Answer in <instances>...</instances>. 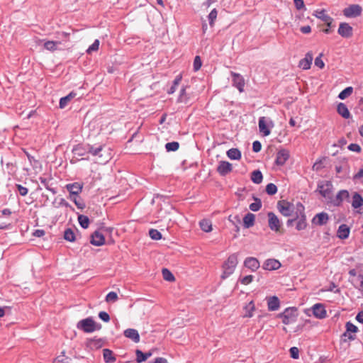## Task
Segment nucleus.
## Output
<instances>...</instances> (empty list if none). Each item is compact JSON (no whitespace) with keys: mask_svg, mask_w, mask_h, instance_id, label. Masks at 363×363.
Wrapping results in <instances>:
<instances>
[{"mask_svg":"<svg viewBox=\"0 0 363 363\" xmlns=\"http://www.w3.org/2000/svg\"><path fill=\"white\" fill-rule=\"evenodd\" d=\"M89 153L96 157V162L100 164H106L111 158V149L105 145L94 147L88 145Z\"/></svg>","mask_w":363,"mask_h":363,"instance_id":"nucleus-1","label":"nucleus"},{"mask_svg":"<svg viewBox=\"0 0 363 363\" xmlns=\"http://www.w3.org/2000/svg\"><path fill=\"white\" fill-rule=\"evenodd\" d=\"M238 264V254L233 253L230 255L227 260L223 264V273L221 274V279H225L233 274Z\"/></svg>","mask_w":363,"mask_h":363,"instance_id":"nucleus-2","label":"nucleus"},{"mask_svg":"<svg viewBox=\"0 0 363 363\" xmlns=\"http://www.w3.org/2000/svg\"><path fill=\"white\" fill-rule=\"evenodd\" d=\"M78 329L83 330L84 333H90L96 330L101 329V325L96 323L91 317L82 319L77 323Z\"/></svg>","mask_w":363,"mask_h":363,"instance_id":"nucleus-3","label":"nucleus"},{"mask_svg":"<svg viewBox=\"0 0 363 363\" xmlns=\"http://www.w3.org/2000/svg\"><path fill=\"white\" fill-rule=\"evenodd\" d=\"M319 193L325 199H332L333 184L330 181L321 182L318 184Z\"/></svg>","mask_w":363,"mask_h":363,"instance_id":"nucleus-4","label":"nucleus"},{"mask_svg":"<svg viewBox=\"0 0 363 363\" xmlns=\"http://www.w3.org/2000/svg\"><path fill=\"white\" fill-rule=\"evenodd\" d=\"M279 315L282 318V323L284 325H289L296 321V310L294 308H288Z\"/></svg>","mask_w":363,"mask_h":363,"instance_id":"nucleus-5","label":"nucleus"},{"mask_svg":"<svg viewBox=\"0 0 363 363\" xmlns=\"http://www.w3.org/2000/svg\"><path fill=\"white\" fill-rule=\"evenodd\" d=\"M277 208L279 212L284 216H290L294 211V205L287 201H278Z\"/></svg>","mask_w":363,"mask_h":363,"instance_id":"nucleus-6","label":"nucleus"},{"mask_svg":"<svg viewBox=\"0 0 363 363\" xmlns=\"http://www.w3.org/2000/svg\"><path fill=\"white\" fill-rule=\"evenodd\" d=\"M362 9L358 4H352L344 9L343 14L347 18H355L359 16L362 13Z\"/></svg>","mask_w":363,"mask_h":363,"instance_id":"nucleus-7","label":"nucleus"},{"mask_svg":"<svg viewBox=\"0 0 363 363\" xmlns=\"http://www.w3.org/2000/svg\"><path fill=\"white\" fill-rule=\"evenodd\" d=\"M297 211L300 212L301 217H298V216H297L296 218V220H298L296 228L298 230H302L306 228L307 223L306 221V216L303 213L304 206L300 203H297Z\"/></svg>","mask_w":363,"mask_h":363,"instance_id":"nucleus-8","label":"nucleus"},{"mask_svg":"<svg viewBox=\"0 0 363 363\" xmlns=\"http://www.w3.org/2000/svg\"><path fill=\"white\" fill-rule=\"evenodd\" d=\"M267 216L269 228L273 231L278 232L281 228V222L278 217L273 212H269Z\"/></svg>","mask_w":363,"mask_h":363,"instance_id":"nucleus-9","label":"nucleus"},{"mask_svg":"<svg viewBox=\"0 0 363 363\" xmlns=\"http://www.w3.org/2000/svg\"><path fill=\"white\" fill-rule=\"evenodd\" d=\"M231 76L233 77V85L236 87L240 92H242L245 86V80L242 76L233 72H231Z\"/></svg>","mask_w":363,"mask_h":363,"instance_id":"nucleus-10","label":"nucleus"},{"mask_svg":"<svg viewBox=\"0 0 363 363\" xmlns=\"http://www.w3.org/2000/svg\"><path fill=\"white\" fill-rule=\"evenodd\" d=\"M352 27L347 23H341L339 26L337 33L343 38H349L352 36Z\"/></svg>","mask_w":363,"mask_h":363,"instance_id":"nucleus-11","label":"nucleus"},{"mask_svg":"<svg viewBox=\"0 0 363 363\" xmlns=\"http://www.w3.org/2000/svg\"><path fill=\"white\" fill-rule=\"evenodd\" d=\"M290 156L289 151L286 149H281L278 151L275 160V164L278 166L284 165L289 160Z\"/></svg>","mask_w":363,"mask_h":363,"instance_id":"nucleus-12","label":"nucleus"},{"mask_svg":"<svg viewBox=\"0 0 363 363\" xmlns=\"http://www.w3.org/2000/svg\"><path fill=\"white\" fill-rule=\"evenodd\" d=\"M83 185L79 182L68 184L66 189L69 192V197L78 196L82 190Z\"/></svg>","mask_w":363,"mask_h":363,"instance_id":"nucleus-13","label":"nucleus"},{"mask_svg":"<svg viewBox=\"0 0 363 363\" xmlns=\"http://www.w3.org/2000/svg\"><path fill=\"white\" fill-rule=\"evenodd\" d=\"M233 170L232 164L226 161H220L217 167V172L221 176H225Z\"/></svg>","mask_w":363,"mask_h":363,"instance_id":"nucleus-14","label":"nucleus"},{"mask_svg":"<svg viewBox=\"0 0 363 363\" xmlns=\"http://www.w3.org/2000/svg\"><path fill=\"white\" fill-rule=\"evenodd\" d=\"M313 15L316 18L324 21L326 23L327 26H328V27L332 26V23L333 21V19L330 16H328V14L325 13V10L322 9V10L315 11Z\"/></svg>","mask_w":363,"mask_h":363,"instance_id":"nucleus-15","label":"nucleus"},{"mask_svg":"<svg viewBox=\"0 0 363 363\" xmlns=\"http://www.w3.org/2000/svg\"><path fill=\"white\" fill-rule=\"evenodd\" d=\"M313 315L319 319H323L326 317V311L325 307L321 303H315L312 307Z\"/></svg>","mask_w":363,"mask_h":363,"instance_id":"nucleus-16","label":"nucleus"},{"mask_svg":"<svg viewBox=\"0 0 363 363\" xmlns=\"http://www.w3.org/2000/svg\"><path fill=\"white\" fill-rule=\"evenodd\" d=\"M281 264L279 260L275 259H268L263 264V269L265 270H276L281 267Z\"/></svg>","mask_w":363,"mask_h":363,"instance_id":"nucleus-17","label":"nucleus"},{"mask_svg":"<svg viewBox=\"0 0 363 363\" xmlns=\"http://www.w3.org/2000/svg\"><path fill=\"white\" fill-rule=\"evenodd\" d=\"M329 220V216L327 213L321 212L315 216L312 219V223L318 225H323L327 223Z\"/></svg>","mask_w":363,"mask_h":363,"instance_id":"nucleus-18","label":"nucleus"},{"mask_svg":"<svg viewBox=\"0 0 363 363\" xmlns=\"http://www.w3.org/2000/svg\"><path fill=\"white\" fill-rule=\"evenodd\" d=\"M245 267L251 269L252 272L256 271L259 269L260 264L258 259L255 257H247L244 261Z\"/></svg>","mask_w":363,"mask_h":363,"instance_id":"nucleus-19","label":"nucleus"},{"mask_svg":"<svg viewBox=\"0 0 363 363\" xmlns=\"http://www.w3.org/2000/svg\"><path fill=\"white\" fill-rule=\"evenodd\" d=\"M105 242V238L99 231H95L91 236V243L95 246H101Z\"/></svg>","mask_w":363,"mask_h":363,"instance_id":"nucleus-20","label":"nucleus"},{"mask_svg":"<svg viewBox=\"0 0 363 363\" xmlns=\"http://www.w3.org/2000/svg\"><path fill=\"white\" fill-rule=\"evenodd\" d=\"M125 337L130 339L134 342L138 343L140 342V335L137 330L133 328L126 329L124 333Z\"/></svg>","mask_w":363,"mask_h":363,"instance_id":"nucleus-21","label":"nucleus"},{"mask_svg":"<svg viewBox=\"0 0 363 363\" xmlns=\"http://www.w3.org/2000/svg\"><path fill=\"white\" fill-rule=\"evenodd\" d=\"M350 194L347 190H340L336 195L335 199L333 201L335 206H339L341 205L344 199H348Z\"/></svg>","mask_w":363,"mask_h":363,"instance_id":"nucleus-22","label":"nucleus"},{"mask_svg":"<svg viewBox=\"0 0 363 363\" xmlns=\"http://www.w3.org/2000/svg\"><path fill=\"white\" fill-rule=\"evenodd\" d=\"M313 59V55L311 52L306 53L305 57L300 60L299 67L303 69H310Z\"/></svg>","mask_w":363,"mask_h":363,"instance_id":"nucleus-23","label":"nucleus"},{"mask_svg":"<svg viewBox=\"0 0 363 363\" xmlns=\"http://www.w3.org/2000/svg\"><path fill=\"white\" fill-rule=\"evenodd\" d=\"M351 204L354 209H357L363 206V198L358 192L352 194Z\"/></svg>","mask_w":363,"mask_h":363,"instance_id":"nucleus-24","label":"nucleus"},{"mask_svg":"<svg viewBox=\"0 0 363 363\" xmlns=\"http://www.w3.org/2000/svg\"><path fill=\"white\" fill-rule=\"evenodd\" d=\"M350 232V228L346 224H342L338 228L337 236L340 239L345 240L349 237Z\"/></svg>","mask_w":363,"mask_h":363,"instance_id":"nucleus-25","label":"nucleus"},{"mask_svg":"<svg viewBox=\"0 0 363 363\" xmlns=\"http://www.w3.org/2000/svg\"><path fill=\"white\" fill-rule=\"evenodd\" d=\"M259 129L264 136H267L270 134V130L267 125V119L264 116L260 117L259 119Z\"/></svg>","mask_w":363,"mask_h":363,"instance_id":"nucleus-26","label":"nucleus"},{"mask_svg":"<svg viewBox=\"0 0 363 363\" xmlns=\"http://www.w3.org/2000/svg\"><path fill=\"white\" fill-rule=\"evenodd\" d=\"M337 111L344 118H349L350 117V113L347 106L343 103L338 104Z\"/></svg>","mask_w":363,"mask_h":363,"instance_id":"nucleus-27","label":"nucleus"},{"mask_svg":"<svg viewBox=\"0 0 363 363\" xmlns=\"http://www.w3.org/2000/svg\"><path fill=\"white\" fill-rule=\"evenodd\" d=\"M255 216L253 213H248L243 218V225L245 228H249L255 224Z\"/></svg>","mask_w":363,"mask_h":363,"instance_id":"nucleus-28","label":"nucleus"},{"mask_svg":"<svg viewBox=\"0 0 363 363\" xmlns=\"http://www.w3.org/2000/svg\"><path fill=\"white\" fill-rule=\"evenodd\" d=\"M268 309L271 311H274L279 308V300L277 296H272L269 298L267 302Z\"/></svg>","mask_w":363,"mask_h":363,"instance_id":"nucleus-29","label":"nucleus"},{"mask_svg":"<svg viewBox=\"0 0 363 363\" xmlns=\"http://www.w3.org/2000/svg\"><path fill=\"white\" fill-rule=\"evenodd\" d=\"M357 331V327L355 326L354 324H352L350 322H347L346 323V332L344 333V336L348 337L350 340H354V335H352L351 334L347 335V333H356Z\"/></svg>","mask_w":363,"mask_h":363,"instance_id":"nucleus-30","label":"nucleus"},{"mask_svg":"<svg viewBox=\"0 0 363 363\" xmlns=\"http://www.w3.org/2000/svg\"><path fill=\"white\" fill-rule=\"evenodd\" d=\"M76 95L75 93L71 92L67 96L61 98L60 100V108H64Z\"/></svg>","mask_w":363,"mask_h":363,"instance_id":"nucleus-31","label":"nucleus"},{"mask_svg":"<svg viewBox=\"0 0 363 363\" xmlns=\"http://www.w3.org/2000/svg\"><path fill=\"white\" fill-rule=\"evenodd\" d=\"M199 225L201 230L204 232L208 233L212 230V223L208 219H203L199 222Z\"/></svg>","mask_w":363,"mask_h":363,"instance_id":"nucleus-32","label":"nucleus"},{"mask_svg":"<svg viewBox=\"0 0 363 363\" xmlns=\"http://www.w3.org/2000/svg\"><path fill=\"white\" fill-rule=\"evenodd\" d=\"M227 156L231 160H240L241 152L237 148H231L227 151Z\"/></svg>","mask_w":363,"mask_h":363,"instance_id":"nucleus-33","label":"nucleus"},{"mask_svg":"<svg viewBox=\"0 0 363 363\" xmlns=\"http://www.w3.org/2000/svg\"><path fill=\"white\" fill-rule=\"evenodd\" d=\"M263 176L259 170H255L251 174V180L257 184H260L262 182Z\"/></svg>","mask_w":363,"mask_h":363,"instance_id":"nucleus-34","label":"nucleus"},{"mask_svg":"<svg viewBox=\"0 0 363 363\" xmlns=\"http://www.w3.org/2000/svg\"><path fill=\"white\" fill-rule=\"evenodd\" d=\"M103 356L106 362H113L116 361L113 352L108 349L103 350Z\"/></svg>","mask_w":363,"mask_h":363,"instance_id":"nucleus-35","label":"nucleus"},{"mask_svg":"<svg viewBox=\"0 0 363 363\" xmlns=\"http://www.w3.org/2000/svg\"><path fill=\"white\" fill-rule=\"evenodd\" d=\"M190 101L188 94L186 93V89L182 88L177 99L178 103L188 104Z\"/></svg>","mask_w":363,"mask_h":363,"instance_id":"nucleus-36","label":"nucleus"},{"mask_svg":"<svg viewBox=\"0 0 363 363\" xmlns=\"http://www.w3.org/2000/svg\"><path fill=\"white\" fill-rule=\"evenodd\" d=\"M73 153L79 157L84 156L86 152H89L88 147L85 148L82 145H77L72 150Z\"/></svg>","mask_w":363,"mask_h":363,"instance_id":"nucleus-37","label":"nucleus"},{"mask_svg":"<svg viewBox=\"0 0 363 363\" xmlns=\"http://www.w3.org/2000/svg\"><path fill=\"white\" fill-rule=\"evenodd\" d=\"M78 221L82 228L86 229L89 227V219L86 216L79 215L78 216Z\"/></svg>","mask_w":363,"mask_h":363,"instance_id":"nucleus-38","label":"nucleus"},{"mask_svg":"<svg viewBox=\"0 0 363 363\" xmlns=\"http://www.w3.org/2000/svg\"><path fill=\"white\" fill-rule=\"evenodd\" d=\"M69 199L72 200L74 204L79 209H83L85 208V203L83 200L78 196L69 197Z\"/></svg>","mask_w":363,"mask_h":363,"instance_id":"nucleus-39","label":"nucleus"},{"mask_svg":"<svg viewBox=\"0 0 363 363\" xmlns=\"http://www.w3.org/2000/svg\"><path fill=\"white\" fill-rule=\"evenodd\" d=\"M64 238L65 240L73 242L75 240V235L74 231L71 228H67L65 230L64 233Z\"/></svg>","mask_w":363,"mask_h":363,"instance_id":"nucleus-40","label":"nucleus"},{"mask_svg":"<svg viewBox=\"0 0 363 363\" xmlns=\"http://www.w3.org/2000/svg\"><path fill=\"white\" fill-rule=\"evenodd\" d=\"M255 202L252 203L249 208L252 211H258L262 207V202L259 199L254 197Z\"/></svg>","mask_w":363,"mask_h":363,"instance_id":"nucleus-41","label":"nucleus"},{"mask_svg":"<svg viewBox=\"0 0 363 363\" xmlns=\"http://www.w3.org/2000/svg\"><path fill=\"white\" fill-rule=\"evenodd\" d=\"M353 89L351 86L345 88L338 95L339 99L343 100L352 94Z\"/></svg>","mask_w":363,"mask_h":363,"instance_id":"nucleus-42","label":"nucleus"},{"mask_svg":"<svg viewBox=\"0 0 363 363\" xmlns=\"http://www.w3.org/2000/svg\"><path fill=\"white\" fill-rule=\"evenodd\" d=\"M89 345L96 349L100 348L103 345V340L101 339H90L89 340Z\"/></svg>","mask_w":363,"mask_h":363,"instance_id":"nucleus-43","label":"nucleus"},{"mask_svg":"<svg viewBox=\"0 0 363 363\" xmlns=\"http://www.w3.org/2000/svg\"><path fill=\"white\" fill-rule=\"evenodd\" d=\"M60 43L57 41H47L44 43V48L48 50L55 51L57 50V45Z\"/></svg>","mask_w":363,"mask_h":363,"instance_id":"nucleus-44","label":"nucleus"},{"mask_svg":"<svg viewBox=\"0 0 363 363\" xmlns=\"http://www.w3.org/2000/svg\"><path fill=\"white\" fill-rule=\"evenodd\" d=\"M162 273L164 280L168 281H174V277L169 269L164 268L162 269Z\"/></svg>","mask_w":363,"mask_h":363,"instance_id":"nucleus-45","label":"nucleus"},{"mask_svg":"<svg viewBox=\"0 0 363 363\" xmlns=\"http://www.w3.org/2000/svg\"><path fill=\"white\" fill-rule=\"evenodd\" d=\"M179 144L177 142L167 143L165 145V148H166L167 151H168V152L176 151L179 149Z\"/></svg>","mask_w":363,"mask_h":363,"instance_id":"nucleus-46","label":"nucleus"},{"mask_svg":"<svg viewBox=\"0 0 363 363\" xmlns=\"http://www.w3.org/2000/svg\"><path fill=\"white\" fill-rule=\"evenodd\" d=\"M149 235L152 240H158L162 238L161 233L155 229H150L149 230Z\"/></svg>","mask_w":363,"mask_h":363,"instance_id":"nucleus-47","label":"nucleus"},{"mask_svg":"<svg viewBox=\"0 0 363 363\" xmlns=\"http://www.w3.org/2000/svg\"><path fill=\"white\" fill-rule=\"evenodd\" d=\"M266 192L269 195H274L277 192V186L272 183L268 184L266 186Z\"/></svg>","mask_w":363,"mask_h":363,"instance_id":"nucleus-48","label":"nucleus"},{"mask_svg":"<svg viewBox=\"0 0 363 363\" xmlns=\"http://www.w3.org/2000/svg\"><path fill=\"white\" fill-rule=\"evenodd\" d=\"M245 309L247 311V313L245 315V316L251 318L253 315L252 312L255 310V305H254L253 301H250L248 303V305L246 306Z\"/></svg>","mask_w":363,"mask_h":363,"instance_id":"nucleus-49","label":"nucleus"},{"mask_svg":"<svg viewBox=\"0 0 363 363\" xmlns=\"http://www.w3.org/2000/svg\"><path fill=\"white\" fill-rule=\"evenodd\" d=\"M135 354H136V361L138 363L145 362L147 359V357H145V353H143L140 350H137L135 351Z\"/></svg>","mask_w":363,"mask_h":363,"instance_id":"nucleus-50","label":"nucleus"},{"mask_svg":"<svg viewBox=\"0 0 363 363\" xmlns=\"http://www.w3.org/2000/svg\"><path fill=\"white\" fill-rule=\"evenodd\" d=\"M218 15L217 10L213 9L208 16L209 23L211 26H213L214 21L216 19Z\"/></svg>","mask_w":363,"mask_h":363,"instance_id":"nucleus-51","label":"nucleus"},{"mask_svg":"<svg viewBox=\"0 0 363 363\" xmlns=\"http://www.w3.org/2000/svg\"><path fill=\"white\" fill-rule=\"evenodd\" d=\"M118 299V295L114 291L109 292L106 297V301L107 302H115Z\"/></svg>","mask_w":363,"mask_h":363,"instance_id":"nucleus-52","label":"nucleus"},{"mask_svg":"<svg viewBox=\"0 0 363 363\" xmlns=\"http://www.w3.org/2000/svg\"><path fill=\"white\" fill-rule=\"evenodd\" d=\"M99 40H95V41L93 43V44L89 47L86 52H87V53L90 54L94 51H97L99 50Z\"/></svg>","mask_w":363,"mask_h":363,"instance_id":"nucleus-53","label":"nucleus"},{"mask_svg":"<svg viewBox=\"0 0 363 363\" xmlns=\"http://www.w3.org/2000/svg\"><path fill=\"white\" fill-rule=\"evenodd\" d=\"M291 357L295 359L299 357V350L296 347H292L289 350Z\"/></svg>","mask_w":363,"mask_h":363,"instance_id":"nucleus-54","label":"nucleus"},{"mask_svg":"<svg viewBox=\"0 0 363 363\" xmlns=\"http://www.w3.org/2000/svg\"><path fill=\"white\" fill-rule=\"evenodd\" d=\"M201 60L199 56H196L194 60V69L198 71L201 67Z\"/></svg>","mask_w":363,"mask_h":363,"instance_id":"nucleus-55","label":"nucleus"},{"mask_svg":"<svg viewBox=\"0 0 363 363\" xmlns=\"http://www.w3.org/2000/svg\"><path fill=\"white\" fill-rule=\"evenodd\" d=\"M253 279H254V277L252 275H247V276L244 277L240 280V282L244 285H247L253 281Z\"/></svg>","mask_w":363,"mask_h":363,"instance_id":"nucleus-56","label":"nucleus"},{"mask_svg":"<svg viewBox=\"0 0 363 363\" xmlns=\"http://www.w3.org/2000/svg\"><path fill=\"white\" fill-rule=\"evenodd\" d=\"M322 55H323L320 54L318 57H317L315 59V65L318 67L320 69H323L324 67V66H325V64H324L323 61L321 59Z\"/></svg>","mask_w":363,"mask_h":363,"instance_id":"nucleus-57","label":"nucleus"},{"mask_svg":"<svg viewBox=\"0 0 363 363\" xmlns=\"http://www.w3.org/2000/svg\"><path fill=\"white\" fill-rule=\"evenodd\" d=\"M99 317L104 322H108L110 320L109 315L105 311L99 312Z\"/></svg>","mask_w":363,"mask_h":363,"instance_id":"nucleus-58","label":"nucleus"},{"mask_svg":"<svg viewBox=\"0 0 363 363\" xmlns=\"http://www.w3.org/2000/svg\"><path fill=\"white\" fill-rule=\"evenodd\" d=\"M348 149L351 151L356 152H361V147L356 143H351L348 146Z\"/></svg>","mask_w":363,"mask_h":363,"instance_id":"nucleus-59","label":"nucleus"},{"mask_svg":"<svg viewBox=\"0 0 363 363\" xmlns=\"http://www.w3.org/2000/svg\"><path fill=\"white\" fill-rule=\"evenodd\" d=\"M16 187L18 189L19 194L21 196H24L27 195L28 191L26 187H24L21 184H16Z\"/></svg>","mask_w":363,"mask_h":363,"instance_id":"nucleus-60","label":"nucleus"},{"mask_svg":"<svg viewBox=\"0 0 363 363\" xmlns=\"http://www.w3.org/2000/svg\"><path fill=\"white\" fill-rule=\"evenodd\" d=\"M262 145L259 141H255L252 143V150L255 152H258L261 150Z\"/></svg>","mask_w":363,"mask_h":363,"instance_id":"nucleus-61","label":"nucleus"},{"mask_svg":"<svg viewBox=\"0 0 363 363\" xmlns=\"http://www.w3.org/2000/svg\"><path fill=\"white\" fill-rule=\"evenodd\" d=\"M294 4L298 10L302 9L305 7L303 0H294Z\"/></svg>","mask_w":363,"mask_h":363,"instance_id":"nucleus-62","label":"nucleus"},{"mask_svg":"<svg viewBox=\"0 0 363 363\" xmlns=\"http://www.w3.org/2000/svg\"><path fill=\"white\" fill-rule=\"evenodd\" d=\"M357 279L359 281V285L355 286V287L357 289H358L359 291H363V275L362 274L358 275Z\"/></svg>","mask_w":363,"mask_h":363,"instance_id":"nucleus-63","label":"nucleus"},{"mask_svg":"<svg viewBox=\"0 0 363 363\" xmlns=\"http://www.w3.org/2000/svg\"><path fill=\"white\" fill-rule=\"evenodd\" d=\"M362 179H363V168L360 169L359 171L353 177L354 180H358Z\"/></svg>","mask_w":363,"mask_h":363,"instance_id":"nucleus-64","label":"nucleus"}]
</instances>
